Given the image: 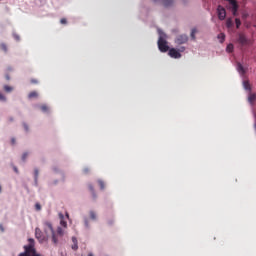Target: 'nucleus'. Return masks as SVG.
I'll list each match as a JSON object with an SVG mask.
<instances>
[{
    "instance_id": "nucleus-36",
    "label": "nucleus",
    "mask_w": 256,
    "mask_h": 256,
    "mask_svg": "<svg viewBox=\"0 0 256 256\" xmlns=\"http://www.w3.org/2000/svg\"><path fill=\"white\" fill-rule=\"evenodd\" d=\"M34 186L39 187V179H34Z\"/></svg>"
},
{
    "instance_id": "nucleus-5",
    "label": "nucleus",
    "mask_w": 256,
    "mask_h": 256,
    "mask_svg": "<svg viewBox=\"0 0 256 256\" xmlns=\"http://www.w3.org/2000/svg\"><path fill=\"white\" fill-rule=\"evenodd\" d=\"M229 2V7L232 11V15H234V17H237V11H239V4H237V2L235 0H227Z\"/></svg>"
},
{
    "instance_id": "nucleus-24",
    "label": "nucleus",
    "mask_w": 256,
    "mask_h": 256,
    "mask_svg": "<svg viewBox=\"0 0 256 256\" xmlns=\"http://www.w3.org/2000/svg\"><path fill=\"white\" fill-rule=\"evenodd\" d=\"M40 109H41V111L43 112V113H48V111H49V107L47 106V105H42L41 107H40Z\"/></svg>"
},
{
    "instance_id": "nucleus-15",
    "label": "nucleus",
    "mask_w": 256,
    "mask_h": 256,
    "mask_svg": "<svg viewBox=\"0 0 256 256\" xmlns=\"http://www.w3.org/2000/svg\"><path fill=\"white\" fill-rule=\"evenodd\" d=\"M91 221H97V213L93 210L89 211Z\"/></svg>"
},
{
    "instance_id": "nucleus-18",
    "label": "nucleus",
    "mask_w": 256,
    "mask_h": 256,
    "mask_svg": "<svg viewBox=\"0 0 256 256\" xmlns=\"http://www.w3.org/2000/svg\"><path fill=\"white\" fill-rule=\"evenodd\" d=\"M233 20L231 19V18H228L227 20H226V27H227V29H231V27H233Z\"/></svg>"
},
{
    "instance_id": "nucleus-8",
    "label": "nucleus",
    "mask_w": 256,
    "mask_h": 256,
    "mask_svg": "<svg viewBox=\"0 0 256 256\" xmlns=\"http://www.w3.org/2000/svg\"><path fill=\"white\" fill-rule=\"evenodd\" d=\"M168 55L172 59H181V53L175 48H171L170 50H168Z\"/></svg>"
},
{
    "instance_id": "nucleus-14",
    "label": "nucleus",
    "mask_w": 256,
    "mask_h": 256,
    "mask_svg": "<svg viewBox=\"0 0 256 256\" xmlns=\"http://www.w3.org/2000/svg\"><path fill=\"white\" fill-rule=\"evenodd\" d=\"M88 189H90L93 199H97V194L95 193V188L93 184L88 185Z\"/></svg>"
},
{
    "instance_id": "nucleus-43",
    "label": "nucleus",
    "mask_w": 256,
    "mask_h": 256,
    "mask_svg": "<svg viewBox=\"0 0 256 256\" xmlns=\"http://www.w3.org/2000/svg\"><path fill=\"white\" fill-rule=\"evenodd\" d=\"M61 175H62V181H65V174L61 172Z\"/></svg>"
},
{
    "instance_id": "nucleus-1",
    "label": "nucleus",
    "mask_w": 256,
    "mask_h": 256,
    "mask_svg": "<svg viewBox=\"0 0 256 256\" xmlns=\"http://www.w3.org/2000/svg\"><path fill=\"white\" fill-rule=\"evenodd\" d=\"M158 49L161 53H167L169 51V45H167V34L163 30L158 28Z\"/></svg>"
},
{
    "instance_id": "nucleus-38",
    "label": "nucleus",
    "mask_w": 256,
    "mask_h": 256,
    "mask_svg": "<svg viewBox=\"0 0 256 256\" xmlns=\"http://www.w3.org/2000/svg\"><path fill=\"white\" fill-rule=\"evenodd\" d=\"M2 49L4 50L5 53H7V45L1 44Z\"/></svg>"
},
{
    "instance_id": "nucleus-48",
    "label": "nucleus",
    "mask_w": 256,
    "mask_h": 256,
    "mask_svg": "<svg viewBox=\"0 0 256 256\" xmlns=\"http://www.w3.org/2000/svg\"><path fill=\"white\" fill-rule=\"evenodd\" d=\"M88 256H95V255H93V253H92V252H90V253L88 254Z\"/></svg>"
},
{
    "instance_id": "nucleus-3",
    "label": "nucleus",
    "mask_w": 256,
    "mask_h": 256,
    "mask_svg": "<svg viewBox=\"0 0 256 256\" xmlns=\"http://www.w3.org/2000/svg\"><path fill=\"white\" fill-rule=\"evenodd\" d=\"M188 41H189V36H187L186 34H180L176 36L174 40L176 45H185V43H187Z\"/></svg>"
},
{
    "instance_id": "nucleus-30",
    "label": "nucleus",
    "mask_w": 256,
    "mask_h": 256,
    "mask_svg": "<svg viewBox=\"0 0 256 256\" xmlns=\"http://www.w3.org/2000/svg\"><path fill=\"white\" fill-rule=\"evenodd\" d=\"M23 127H24V130L26 131V133H28L29 131V125H27V123H23Z\"/></svg>"
},
{
    "instance_id": "nucleus-49",
    "label": "nucleus",
    "mask_w": 256,
    "mask_h": 256,
    "mask_svg": "<svg viewBox=\"0 0 256 256\" xmlns=\"http://www.w3.org/2000/svg\"><path fill=\"white\" fill-rule=\"evenodd\" d=\"M57 183H58V181H57V180H55V181H54V185H57Z\"/></svg>"
},
{
    "instance_id": "nucleus-31",
    "label": "nucleus",
    "mask_w": 256,
    "mask_h": 256,
    "mask_svg": "<svg viewBox=\"0 0 256 256\" xmlns=\"http://www.w3.org/2000/svg\"><path fill=\"white\" fill-rule=\"evenodd\" d=\"M35 209H36V211H41V204L40 203H36L35 204Z\"/></svg>"
},
{
    "instance_id": "nucleus-16",
    "label": "nucleus",
    "mask_w": 256,
    "mask_h": 256,
    "mask_svg": "<svg viewBox=\"0 0 256 256\" xmlns=\"http://www.w3.org/2000/svg\"><path fill=\"white\" fill-rule=\"evenodd\" d=\"M83 221L85 229H91V225L89 224V218H87V216L83 217Z\"/></svg>"
},
{
    "instance_id": "nucleus-39",
    "label": "nucleus",
    "mask_w": 256,
    "mask_h": 256,
    "mask_svg": "<svg viewBox=\"0 0 256 256\" xmlns=\"http://www.w3.org/2000/svg\"><path fill=\"white\" fill-rule=\"evenodd\" d=\"M13 37H14V39H15L16 41H19V40H20V38H19V35H18V34H13Z\"/></svg>"
},
{
    "instance_id": "nucleus-7",
    "label": "nucleus",
    "mask_w": 256,
    "mask_h": 256,
    "mask_svg": "<svg viewBox=\"0 0 256 256\" xmlns=\"http://www.w3.org/2000/svg\"><path fill=\"white\" fill-rule=\"evenodd\" d=\"M154 3H162L163 7L169 8L175 5V0H152Z\"/></svg>"
},
{
    "instance_id": "nucleus-6",
    "label": "nucleus",
    "mask_w": 256,
    "mask_h": 256,
    "mask_svg": "<svg viewBox=\"0 0 256 256\" xmlns=\"http://www.w3.org/2000/svg\"><path fill=\"white\" fill-rule=\"evenodd\" d=\"M35 237L40 243H45V241H47V238H45V235H43V232L40 228L35 229Z\"/></svg>"
},
{
    "instance_id": "nucleus-44",
    "label": "nucleus",
    "mask_w": 256,
    "mask_h": 256,
    "mask_svg": "<svg viewBox=\"0 0 256 256\" xmlns=\"http://www.w3.org/2000/svg\"><path fill=\"white\" fill-rule=\"evenodd\" d=\"M12 145H15V138H11Z\"/></svg>"
},
{
    "instance_id": "nucleus-23",
    "label": "nucleus",
    "mask_w": 256,
    "mask_h": 256,
    "mask_svg": "<svg viewBox=\"0 0 256 256\" xmlns=\"http://www.w3.org/2000/svg\"><path fill=\"white\" fill-rule=\"evenodd\" d=\"M34 97H38V94L36 91L30 92L28 95V99H33Z\"/></svg>"
},
{
    "instance_id": "nucleus-33",
    "label": "nucleus",
    "mask_w": 256,
    "mask_h": 256,
    "mask_svg": "<svg viewBox=\"0 0 256 256\" xmlns=\"http://www.w3.org/2000/svg\"><path fill=\"white\" fill-rule=\"evenodd\" d=\"M72 249L73 251H77V249H79V244H73Z\"/></svg>"
},
{
    "instance_id": "nucleus-46",
    "label": "nucleus",
    "mask_w": 256,
    "mask_h": 256,
    "mask_svg": "<svg viewBox=\"0 0 256 256\" xmlns=\"http://www.w3.org/2000/svg\"><path fill=\"white\" fill-rule=\"evenodd\" d=\"M84 173H89V168H85Z\"/></svg>"
},
{
    "instance_id": "nucleus-26",
    "label": "nucleus",
    "mask_w": 256,
    "mask_h": 256,
    "mask_svg": "<svg viewBox=\"0 0 256 256\" xmlns=\"http://www.w3.org/2000/svg\"><path fill=\"white\" fill-rule=\"evenodd\" d=\"M28 157H29V152H24L22 154V161L26 162Z\"/></svg>"
},
{
    "instance_id": "nucleus-13",
    "label": "nucleus",
    "mask_w": 256,
    "mask_h": 256,
    "mask_svg": "<svg viewBox=\"0 0 256 256\" xmlns=\"http://www.w3.org/2000/svg\"><path fill=\"white\" fill-rule=\"evenodd\" d=\"M255 100H256V94L251 93L250 91L248 96V103H250V105H253V103H255Z\"/></svg>"
},
{
    "instance_id": "nucleus-41",
    "label": "nucleus",
    "mask_w": 256,
    "mask_h": 256,
    "mask_svg": "<svg viewBox=\"0 0 256 256\" xmlns=\"http://www.w3.org/2000/svg\"><path fill=\"white\" fill-rule=\"evenodd\" d=\"M52 169H53L54 173H57V171H59V169H57L56 166H54Z\"/></svg>"
},
{
    "instance_id": "nucleus-2",
    "label": "nucleus",
    "mask_w": 256,
    "mask_h": 256,
    "mask_svg": "<svg viewBox=\"0 0 256 256\" xmlns=\"http://www.w3.org/2000/svg\"><path fill=\"white\" fill-rule=\"evenodd\" d=\"M43 227H44V233L46 235H49V232H51L52 243H54L55 245H59V239H57V234H55V230L53 229V224L50 221H44Z\"/></svg>"
},
{
    "instance_id": "nucleus-10",
    "label": "nucleus",
    "mask_w": 256,
    "mask_h": 256,
    "mask_svg": "<svg viewBox=\"0 0 256 256\" xmlns=\"http://www.w3.org/2000/svg\"><path fill=\"white\" fill-rule=\"evenodd\" d=\"M55 235L59 243V239H61L63 235H65V231L63 230V228H61V226H58L57 231L55 232Z\"/></svg>"
},
{
    "instance_id": "nucleus-9",
    "label": "nucleus",
    "mask_w": 256,
    "mask_h": 256,
    "mask_svg": "<svg viewBox=\"0 0 256 256\" xmlns=\"http://www.w3.org/2000/svg\"><path fill=\"white\" fill-rule=\"evenodd\" d=\"M236 70L239 73V75H241V77L245 79V73H247V70L245 69V67H243V64H241L240 62H237Z\"/></svg>"
},
{
    "instance_id": "nucleus-17",
    "label": "nucleus",
    "mask_w": 256,
    "mask_h": 256,
    "mask_svg": "<svg viewBox=\"0 0 256 256\" xmlns=\"http://www.w3.org/2000/svg\"><path fill=\"white\" fill-rule=\"evenodd\" d=\"M29 245H25L24 247H32V249H35V240L32 238L28 239Z\"/></svg>"
},
{
    "instance_id": "nucleus-35",
    "label": "nucleus",
    "mask_w": 256,
    "mask_h": 256,
    "mask_svg": "<svg viewBox=\"0 0 256 256\" xmlns=\"http://www.w3.org/2000/svg\"><path fill=\"white\" fill-rule=\"evenodd\" d=\"M185 46H181L180 48H178V51L180 52V53H183L184 51H185Z\"/></svg>"
},
{
    "instance_id": "nucleus-40",
    "label": "nucleus",
    "mask_w": 256,
    "mask_h": 256,
    "mask_svg": "<svg viewBox=\"0 0 256 256\" xmlns=\"http://www.w3.org/2000/svg\"><path fill=\"white\" fill-rule=\"evenodd\" d=\"M59 218L61 219V221H63V219H65V216L63 215V213H59Z\"/></svg>"
},
{
    "instance_id": "nucleus-29",
    "label": "nucleus",
    "mask_w": 256,
    "mask_h": 256,
    "mask_svg": "<svg viewBox=\"0 0 256 256\" xmlns=\"http://www.w3.org/2000/svg\"><path fill=\"white\" fill-rule=\"evenodd\" d=\"M235 23H236V28L239 29L241 27V19L236 18Z\"/></svg>"
},
{
    "instance_id": "nucleus-28",
    "label": "nucleus",
    "mask_w": 256,
    "mask_h": 256,
    "mask_svg": "<svg viewBox=\"0 0 256 256\" xmlns=\"http://www.w3.org/2000/svg\"><path fill=\"white\" fill-rule=\"evenodd\" d=\"M98 184L100 185L101 191H103V189H105V182H103V180H98Z\"/></svg>"
},
{
    "instance_id": "nucleus-52",
    "label": "nucleus",
    "mask_w": 256,
    "mask_h": 256,
    "mask_svg": "<svg viewBox=\"0 0 256 256\" xmlns=\"http://www.w3.org/2000/svg\"><path fill=\"white\" fill-rule=\"evenodd\" d=\"M0 193H1V185H0Z\"/></svg>"
},
{
    "instance_id": "nucleus-50",
    "label": "nucleus",
    "mask_w": 256,
    "mask_h": 256,
    "mask_svg": "<svg viewBox=\"0 0 256 256\" xmlns=\"http://www.w3.org/2000/svg\"><path fill=\"white\" fill-rule=\"evenodd\" d=\"M32 83H37V80H32Z\"/></svg>"
},
{
    "instance_id": "nucleus-51",
    "label": "nucleus",
    "mask_w": 256,
    "mask_h": 256,
    "mask_svg": "<svg viewBox=\"0 0 256 256\" xmlns=\"http://www.w3.org/2000/svg\"><path fill=\"white\" fill-rule=\"evenodd\" d=\"M10 121H13V118H10Z\"/></svg>"
},
{
    "instance_id": "nucleus-25",
    "label": "nucleus",
    "mask_w": 256,
    "mask_h": 256,
    "mask_svg": "<svg viewBox=\"0 0 256 256\" xmlns=\"http://www.w3.org/2000/svg\"><path fill=\"white\" fill-rule=\"evenodd\" d=\"M0 102H2V103L7 102V97H5V95H3V93H1V92H0Z\"/></svg>"
},
{
    "instance_id": "nucleus-47",
    "label": "nucleus",
    "mask_w": 256,
    "mask_h": 256,
    "mask_svg": "<svg viewBox=\"0 0 256 256\" xmlns=\"http://www.w3.org/2000/svg\"><path fill=\"white\" fill-rule=\"evenodd\" d=\"M6 79H7V81H9V79H10L9 75H6Z\"/></svg>"
},
{
    "instance_id": "nucleus-37",
    "label": "nucleus",
    "mask_w": 256,
    "mask_h": 256,
    "mask_svg": "<svg viewBox=\"0 0 256 256\" xmlns=\"http://www.w3.org/2000/svg\"><path fill=\"white\" fill-rule=\"evenodd\" d=\"M72 243L73 244H78L77 237H75V236L72 237Z\"/></svg>"
},
{
    "instance_id": "nucleus-32",
    "label": "nucleus",
    "mask_w": 256,
    "mask_h": 256,
    "mask_svg": "<svg viewBox=\"0 0 256 256\" xmlns=\"http://www.w3.org/2000/svg\"><path fill=\"white\" fill-rule=\"evenodd\" d=\"M60 225L62 227H67V222L65 220H60Z\"/></svg>"
},
{
    "instance_id": "nucleus-45",
    "label": "nucleus",
    "mask_w": 256,
    "mask_h": 256,
    "mask_svg": "<svg viewBox=\"0 0 256 256\" xmlns=\"http://www.w3.org/2000/svg\"><path fill=\"white\" fill-rule=\"evenodd\" d=\"M0 231H5V228H3V226L0 224Z\"/></svg>"
},
{
    "instance_id": "nucleus-27",
    "label": "nucleus",
    "mask_w": 256,
    "mask_h": 256,
    "mask_svg": "<svg viewBox=\"0 0 256 256\" xmlns=\"http://www.w3.org/2000/svg\"><path fill=\"white\" fill-rule=\"evenodd\" d=\"M34 179H39V168L34 169Z\"/></svg>"
},
{
    "instance_id": "nucleus-20",
    "label": "nucleus",
    "mask_w": 256,
    "mask_h": 256,
    "mask_svg": "<svg viewBox=\"0 0 256 256\" xmlns=\"http://www.w3.org/2000/svg\"><path fill=\"white\" fill-rule=\"evenodd\" d=\"M196 33H197V28H193V29L191 30L190 37H191V39H193L194 41H195V39H196V37H195Z\"/></svg>"
},
{
    "instance_id": "nucleus-42",
    "label": "nucleus",
    "mask_w": 256,
    "mask_h": 256,
    "mask_svg": "<svg viewBox=\"0 0 256 256\" xmlns=\"http://www.w3.org/2000/svg\"><path fill=\"white\" fill-rule=\"evenodd\" d=\"M13 169H14L15 173H19V169H17V166H14Z\"/></svg>"
},
{
    "instance_id": "nucleus-11",
    "label": "nucleus",
    "mask_w": 256,
    "mask_h": 256,
    "mask_svg": "<svg viewBox=\"0 0 256 256\" xmlns=\"http://www.w3.org/2000/svg\"><path fill=\"white\" fill-rule=\"evenodd\" d=\"M248 41L249 40H247V37H245V35L243 34L238 35V43L241 44L242 46L247 45Z\"/></svg>"
},
{
    "instance_id": "nucleus-4",
    "label": "nucleus",
    "mask_w": 256,
    "mask_h": 256,
    "mask_svg": "<svg viewBox=\"0 0 256 256\" xmlns=\"http://www.w3.org/2000/svg\"><path fill=\"white\" fill-rule=\"evenodd\" d=\"M217 15L220 21H225V18L227 17V10H225V7L218 5Z\"/></svg>"
},
{
    "instance_id": "nucleus-22",
    "label": "nucleus",
    "mask_w": 256,
    "mask_h": 256,
    "mask_svg": "<svg viewBox=\"0 0 256 256\" xmlns=\"http://www.w3.org/2000/svg\"><path fill=\"white\" fill-rule=\"evenodd\" d=\"M4 91H6V93H11V91H13V87L9 85H4Z\"/></svg>"
},
{
    "instance_id": "nucleus-21",
    "label": "nucleus",
    "mask_w": 256,
    "mask_h": 256,
    "mask_svg": "<svg viewBox=\"0 0 256 256\" xmlns=\"http://www.w3.org/2000/svg\"><path fill=\"white\" fill-rule=\"evenodd\" d=\"M234 46L233 44H228L226 47L227 53H233Z\"/></svg>"
},
{
    "instance_id": "nucleus-34",
    "label": "nucleus",
    "mask_w": 256,
    "mask_h": 256,
    "mask_svg": "<svg viewBox=\"0 0 256 256\" xmlns=\"http://www.w3.org/2000/svg\"><path fill=\"white\" fill-rule=\"evenodd\" d=\"M60 23H61L62 25H66V24H67V19L62 18V19L60 20Z\"/></svg>"
},
{
    "instance_id": "nucleus-12",
    "label": "nucleus",
    "mask_w": 256,
    "mask_h": 256,
    "mask_svg": "<svg viewBox=\"0 0 256 256\" xmlns=\"http://www.w3.org/2000/svg\"><path fill=\"white\" fill-rule=\"evenodd\" d=\"M242 85L245 91L251 93V84L249 83V80H243Z\"/></svg>"
},
{
    "instance_id": "nucleus-19",
    "label": "nucleus",
    "mask_w": 256,
    "mask_h": 256,
    "mask_svg": "<svg viewBox=\"0 0 256 256\" xmlns=\"http://www.w3.org/2000/svg\"><path fill=\"white\" fill-rule=\"evenodd\" d=\"M217 39H219L220 43H224L225 42V33L218 34Z\"/></svg>"
}]
</instances>
